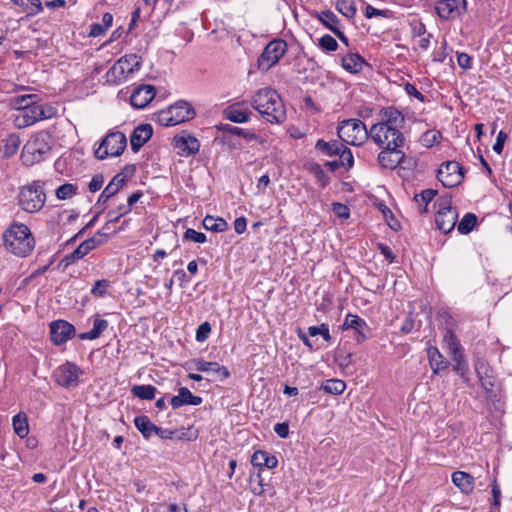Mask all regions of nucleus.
I'll return each mask as SVG.
<instances>
[{
    "label": "nucleus",
    "mask_w": 512,
    "mask_h": 512,
    "mask_svg": "<svg viewBox=\"0 0 512 512\" xmlns=\"http://www.w3.org/2000/svg\"><path fill=\"white\" fill-rule=\"evenodd\" d=\"M404 115L394 107L383 108L379 121L370 127V138L379 148L402 147L405 137L401 131Z\"/></svg>",
    "instance_id": "obj_1"
},
{
    "label": "nucleus",
    "mask_w": 512,
    "mask_h": 512,
    "mask_svg": "<svg viewBox=\"0 0 512 512\" xmlns=\"http://www.w3.org/2000/svg\"><path fill=\"white\" fill-rule=\"evenodd\" d=\"M251 106L271 124H282L286 120V109L278 92L272 88H261L251 97Z\"/></svg>",
    "instance_id": "obj_2"
},
{
    "label": "nucleus",
    "mask_w": 512,
    "mask_h": 512,
    "mask_svg": "<svg viewBox=\"0 0 512 512\" xmlns=\"http://www.w3.org/2000/svg\"><path fill=\"white\" fill-rule=\"evenodd\" d=\"M3 241L6 249L19 257L28 256L35 245L31 231L23 223H12L3 233Z\"/></svg>",
    "instance_id": "obj_3"
},
{
    "label": "nucleus",
    "mask_w": 512,
    "mask_h": 512,
    "mask_svg": "<svg viewBox=\"0 0 512 512\" xmlns=\"http://www.w3.org/2000/svg\"><path fill=\"white\" fill-rule=\"evenodd\" d=\"M44 186L43 181L34 180L19 187L16 199L20 209L30 214L39 212L46 202Z\"/></svg>",
    "instance_id": "obj_4"
},
{
    "label": "nucleus",
    "mask_w": 512,
    "mask_h": 512,
    "mask_svg": "<svg viewBox=\"0 0 512 512\" xmlns=\"http://www.w3.org/2000/svg\"><path fill=\"white\" fill-rule=\"evenodd\" d=\"M51 136L47 132H40L24 145L21 159L24 165L32 166L44 160L51 150Z\"/></svg>",
    "instance_id": "obj_5"
},
{
    "label": "nucleus",
    "mask_w": 512,
    "mask_h": 512,
    "mask_svg": "<svg viewBox=\"0 0 512 512\" xmlns=\"http://www.w3.org/2000/svg\"><path fill=\"white\" fill-rule=\"evenodd\" d=\"M337 134L342 142L359 146L370 138V128L359 119H347L338 125Z\"/></svg>",
    "instance_id": "obj_6"
},
{
    "label": "nucleus",
    "mask_w": 512,
    "mask_h": 512,
    "mask_svg": "<svg viewBox=\"0 0 512 512\" xmlns=\"http://www.w3.org/2000/svg\"><path fill=\"white\" fill-rule=\"evenodd\" d=\"M194 116L195 111L189 103L178 101L166 110L160 111L157 114V121L162 126H175L193 119Z\"/></svg>",
    "instance_id": "obj_7"
},
{
    "label": "nucleus",
    "mask_w": 512,
    "mask_h": 512,
    "mask_svg": "<svg viewBox=\"0 0 512 512\" xmlns=\"http://www.w3.org/2000/svg\"><path fill=\"white\" fill-rule=\"evenodd\" d=\"M57 115V109L49 104L46 105H32L26 109L18 112L15 117V124L18 128H25L35 124L44 119H51Z\"/></svg>",
    "instance_id": "obj_8"
},
{
    "label": "nucleus",
    "mask_w": 512,
    "mask_h": 512,
    "mask_svg": "<svg viewBox=\"0 0 512 512\" xmlns=\"http://www.w3.org/2000/svg\"><path fill=\"white\" fill-rule=\"evenodd\" d=\"M141 57L137 54L122 56L107 71L106 79L108 82L117 84L122 82L126 76L138 71L141 66Z\"/></svg>",
    "instance_id": "obj_9"
},
{
    "label": "nucleus",
    "mask_w": 512,
    "mask_h": 512,
    "mask_svg": "<svg viewBox=\"0 0 512 512\" xmlns=\"http://www.w3.org/2000/svg\"><path fill=\"white\" fill-rule=\"evenodd\" d=\"M127 146L126 136L122 132H110L101 141L99 147L95 150V157L104 160L107 157H116L121 155Z\"/></svg>",
    "instance_id": "obj_10"
},
{
    "label": "nucleus",
    "mask_w": 512,
    "mask_h": 512,
    "mask_svg": "<svg viewBox=\"0 0 512 512\" xmlns=\"http://www.w3.org/2000/svg\"><path fill=\"white\" fill-rule=\"evenodd\" d=\"M438 206V210L435 215V223L439 230L447 234L451 232L458 218V213L451 207V199L447 197H441L436 200L435 203Z\"/></svg>",
    "instance_id": "obj_11"
},
{
    "label": "nucleus",
    "mask_w": 512,
    "mask_h": 512,
    "mask_svg": "<svg viewBox=\"0 0 512 512\" xmlns=\"http://www.w3.org/2000/svg\"><path fill=\"white\" fill-rule=\"evenodd\" d=\"M286 51L287 43L284 40L275 39L270 41L258 58V68L262 71H268L279 62Z\"/></svg>",
    "instance_id": "obj_12"
},
{
    "label": "nucleus",
    "mask_w": 512,
    "mask_h": 512,
    "mask_svg": "<svg viewBox=\"0 0 512 512\" xmlns=\"http://www.w3.org/2000/svg\"><path fill=\"white\" fill-rule=\"evenodd\" d=\"M464 177L462 166L456 161L442 163L437 170V178L444 187L459 185Z\"/></svg>",
    "instance_id": "obj_13"
},
{
    "label": "nucleus",
    "mask_w": 512,
    "mask_h": 512,
    "mask_svg": "<svg viewBox=\"0 0 512 512\" xmlns=\"http://www.w3.org/2000/svg\"><path fill=\"white\" fill-rule=\"evenodd\" d=\"M82 370L72 362H66L54 371L55 381L62 387L70 388L78 385Z\"/></svg>",
    "instance_id": "obj_14"
},
{
    "label": "nucleus",
    "mask_w": 512,
    "mask_h": 512,
    "mask_svg": "<svg viewBox=\"0 0 512 512\" xmlns=\"http://www.w3.org/2000/svg\"><path fill=\"white\" fill-rule=\"evenodd\" d=\"M135 167L127 165L123 171L116 174L100 194L97 204H105L111 197L118 193L126 179L134 174Z\"/></svg>",
    "instance_id": "obj_15"
},
{
    "label": "nucleus",
    "mask_w": 512,
    "mask_h": 512,
    "mask_svg": "<svg viewBox=\"0 0 512 512\" xmlns=\"http://www.w3.org/2000/svg\"><path fill=\"white\" fill-rule=\"evenodd\" d=\"M435 10L442 19H455L466 11V0H440L436 3Z\"/></svg>",
    "instance_id": "obj_16"
},
{
    "label": "nucleus",
    "mask_w": 512,
    "mask_h": 512,
    "mask_svg": "<svg viewBox=\"0 0 512 512\" xmlns=\"http://www.w3.org/2000/svg\"><path fill=\"white\" fill-rule=\"evenodd\" d=\"M49 327L51 341L55 345L66 343L75 334V327L65 320L53 321Z\"/></svg>",
    "instance_id": "obj_17"
},
{
    "label": "nucleus",
    "mask_w": 512,
    "mask_h": 512,
    "mask_svg": "<svg viewBox=\"0 0 512 512\" xmlns=\"http://www.w3.org/2000/svg\"><path fill=\"white\" fill-rule=\"evenodd\" d=\"M381 152L378 154V163L386 169H395L401 165L405 159V153L401 150V147H388L381 148Z\"/></svg>",
    "instance_id": "obj_18"
},
{
    "label": "nucleus",
    "mask_w": 512,
    "mask_h": 512,
    "mask_svg": "<svg viewBox=\"0 0 512 512\" xmlns=\"http://www.w3.org/2000/svg\"><path fill=\"white\" fill-rule=\"evenodd\" d=\"M475 369L482 388L486 391L487 394H493L496 383L493 370L483 360H478L475 363Z\"/></svg>",
    "instance_id": "obj_19"
},
{
    "label": "nucleus",
    "mask_w": 512,
    "mask_h": 512,
    "mask_svg": "<svg viewBox=\"0 0 512 512\" xmlns=\"http://www.w3.org/2000/svg\"><path fill=\"white\" fill-rule=\"evenodd\" d=\"M342 329H352L356 332L355 340L360 343L368 338L369 327L367 323L357 315L348 314L342 324Z\"/></svg>",
    "instance_id": "obj_20"
},
{
    "label": "nucleus",
    "mask_w": 512,
    "mask_h": 512,
    "mask_svg": "<svg viewBox=\"0 0 512 512\" xmlns=\"http://www.w3.org/2000/svg\"><path fill=\"white\" fill-rule=\"evenodd\" d=\"M155 94L154 86L140 85L133 91L130 97L131 105L135 108L142 109L154 99Z\"/></svg>",
    "instance_id": "obj_21"
},
{
    "label": "nucleus",
    "mask_w": 512,
    "mask_h": 512,
    "mask_svg": "<svg viewBox=\"0 0 512 512\" xmlns=\"http://www.w3.org/2000/svg\"><path fill=\"white\" fill-rule=\"evenodd\" d=\"M203 402L200 396L193 395L186 387H181L178 390V395L172 396L170 405L173 409H179L185 405L199 406Z\"/></svg>",
    "instance_id": "obj_22"
},
{
    "label": "nucleus",
    "mask_w": 512,
    "mask_h": 512,
    "mask_svg": "<svg viewBox=\"0 0 512 512\" xmlns=\"http://www.w3.org/2000/svg\"><path fill=\"white\" fill-rule=\"evenodd\" d=\"M153 129L150 124H142L135 128L131 137L130 145L134 152L140 150V148L152 137Z\"/></svg>",
    "instance_id": "obj_23"
},
{
    "label": "nucleus",
    "mask_w": 512,
    "mask_h": 512,
    "mask_svg": "<svg viewBox=\"0 0 512 512\" xmlns=\"http://www.w3.org/2000/svg\"><path fill=\"white\" fill-rule=\"evenodd\" d=\"M315 148L319 150L322 154L326 156H338L344 154L346 151H351L347 146H345L342 142L337 140L326 142L322 139H319L316 142Z\"/></svg>",
    "instance_id": "obj_24"
},
{
    "label": "nucleus",
    "mask_w": 512,
    "mask_h": 512,
    "mask_svg": "<svg viewBox=\"0 0 512 512\" xmlns=\"http://www.w3.org/2000/svg\"><path fill=\"white\" fill-rule=\"evenodd\" d=\"M174 145L182 155L189 156L199 151L200 143L192 136H175Z\"/></svg>",
    "instance_id": "obj_25"
},
{
    "label": "nucleus",
    "mask_w": 512,
    "mask_h": 512,
    "mask_svg": "<svg viewBox=\"0 0 512 512\" xmlns=\"http://www.w3.org/2000/svg\"><path fill=\"white\" fill-rule=\"evenodd\" d=\"M453 484L464 494H470L474 490V478L467 472L455 471L452 476Z\"/></svg>",
    "instance_id": "obj_26"
},
{
    "label": "nucleus",
    "mask_w": 512,
    "mask_h": 512,
    "mask_svg": "<svg viewBox=\"0 0 512 512\" xmlns=\"http://www.w3.org/2000/svg\"><path fill=\"white\" fill-rule=\"evenodd\" d=\"M251 463L254 467L259 468H275L278 464V460L275 456L270 455L268 452L263 450H257L251 457Z\"/></svg>",
    "instance_id": "obj_27"
},
{
    "label": "nucleus",
    "mask_w": 512,
    "mask_h": 512,
    "mask_svg": "<svg viewBox=\"0 0 512 512\" xmlns=\"http://www.w3.org/2000/svg\"><path fill=\"white\" fill-rule=\"evenodd\" d=\"M194 367L197 371L200 372H212V373H221L222 377L228 378L230 373L226 367L221 366L217 362H208L204 359H195L193 360Z\"/></svg>",
    "instance_id": "obj_28"
},
{
    "label": "nucleus",
    "mask_w": 512,
    "mask_h": 512,
    "mask_svg": "<svg viewBox=\"0 0 512 512\" xmlns=\"http://www.w3.org/2000/svg\"><path fill=\"white\" fill-rule=\"evenodd\" d=\"M239 104L228 106L224 110V116L231 122L234 123H246L250 120L251 112L248 110H240Z\"/></svg>",
    "instance_id": "obj_29"
},
{
    "label": "nucleus",
    "mask_w": 512,
    "mask_h": 512,
    "mask_svg": "<svg viewBox=\"0 0 512 512\" xmlns=\"http://www.w3.org/2000/svg\"><path fill=\"white\" fill-rule=\"evenodd\" d=\"M342 67L350 73H358L362 70L365 60L357 53L345 55L342 60Z\"/></svg>",
    "instance_id": "obj_30"
},
{
    "label": "nucleus",
    "mask_w": 512,
    "mask_h": 512,
    "mask_svg": "<svg viewBox=\"0 0 512 512\" xmlns=\"http://www.w3.org/2000/svg\"><path fill=\"white\" fill-rule=\"evenodd\" d=\"M428 358L429 364L435 373L448 367V361L443 357V355L438 351L436 347H431L428 349Z\"/></svg>",
    "instance_id": "obj_31"
},
{
    "label": "nucleus",
    "mask_w": 512,
    "mask_h": 512,
    "mask_svg": "<svg viewBox=\"0 0 512 512\" xmlns=\"http://www.w3.org/2000/svg\"><path fill=\"white\" fill-rule=\"evenodd\" d=\"M134 424H135V427L140 431L142 436L146 439H149L151 437V435L155 433V430L157 427L145 415H140V416L135 417Z\"/></svg>",
    "instance_id": "obj_32"
},
{
    "label": "nucleus",
    "mask_w": 512,
    "mask_h": 512,
    "mask_svg": "<svg viewBox=\"0 0 512 512\" xmlns=\"http://www.w3.org/2000/svg\"><path fill=\"white\" fill-rule=\"evenodd\" d=\"M108 322L104 319L96 318L93 322L92 330L81 333L79 338L81 340H95L107 329Z\"/></svg>",
    "instance_id": "obj_33"
},
{
    "label": "nucleus",
    "mask_w": 512,
    "mask_h": 512,
    "mask_svg": "<svg viewBox=\"0 0 512 512\" xmlns=\"http://www.w3.org/2000/svg\"><path fill=\"white\" fill-rule=\"evenodd\" d=\"M444 347L448 350L451 357H459L462 353L461 345L456 338L455 334L451 330H447L443 337Z\"/></svg>",
    "instance_id": "obj_34"
},
{
    "label": "nucleus",
    "mask_w": 512,
    "mask_h": 512,
    "mask_svg": "<svg viewBox=\"0 0 512 512\" xmlns=\"http://www.w3.org/2000/svg\"><path fill=\"white\" fill-rule=\"evenodd\" d=\"M38 100V95L36 94H26L15 96L11 99V105L18 111L26 109V107H31L35 105Z\"/></svg>",
    "instance_id": "obj_35"
},
{
    "label": "nucleus",
    "mask_w": 512,
    "mask_h": 512,
    "mask_svg": "<svg viewBox=\"0 0 512 512\" xmlns=\"http://www.w3.org/2000/svg\"><path fill=\"white\" fill-rule=\"evenodd\" d=\"M14 432L20 437L25 438L29 433L27 416L24 413H18L12 419Z\"/></svg>",
    "instance_id": "obj_36"
},
{
    "label": "nucleus",
    "mask_w": 512,
    "mask_h": 512,
    "mask_svg": "<svg viewBox=\"0 0 512 512\" xmlns=\"http://www.w3.org/2000/svg\"><path fill=\"white\" fill-rule=\"evenodd\" d=\"M2 142V150L5 157H11L14 154H16L21 144V140L19 136L16 134L8 135L6 138L3 139Z\"/></svg>",
    "instance_id": "obj_37"
},
{
    "label": "nucleus",
    "mask_w": 512,
    "mask_h": 512,
    "mask_svg": "<svg viewBox=\"0 0 512 512\" xmlns=\"http://www.w3.org/2000/svg\"><path fill=\"white\" fill-rule=\"evenodd\" d=\"M203 227L209 231L223 232L227 229L228 224L223 218H220V217L216 218V217L207 215L203 219Z\"/></svg>",
    "instance_id": "obj_38"
},
{
    "label": "nucleus",
    "mask_w": 512,
    "mask_h": 512,
    "mask_svg": "<svg viewBox=\"0 0 512 512\" xmlns=\"http://www.w3.org/2000/svg\"><path fill=\"white\" fill-rule=\"evenodd\" d=\"M437 195V191L434 189H425L419 194H415L414 200L419 204L420 213H426L428 211V204Z\"/></svg>",
    "instance_id": "obj_39"
},
{
    "label": "nucleus",
    "mask_w": 512,
    "mask_h": 512,
    "mask_svg": "<svg viewBox=\"0 0 512 512\" xmlns=\"http://www.w3.org/2000/svg\"><path fill=\"white\" fill-rule=\"evenodd\" d=\"M218 130L225 132V133L232 134V135L241 136L247 140H257L258 139V136L255 133L245 130V129H242V128H239V127H236V126H232L230 124H221L218 126Z\"/></svg>",
    "instance_id": "obj_40"
},
{
    "label": "nucleus",
    "mask_w": 512,
    "mask_h": 512,
    "mask_svg": "<svg viewBox=\"0 0 512 512\" xmlns=\"http://www.w3.org/2000/svg\"><path fill=\"white\" fill-rule=\"evenodd\" d=\"M354 163L353 154L351 151H346L344 154L340 155L337 160L326 162V166L331 170L335 171L341 166H346L348 168L352 167Z\"/></svg>",
    "instance_id": "obj_41"
},
{
    "label": "nucleus",
    "mask_w": 512,
    "mask_h": 512,
    "mask_svg": "<svg viewBox=\"0 0 512 512\" xmlns=\"http://www.w3.org/2000/svg\"><path fill=\"white\" fill-rule=\"evenodd\" d=\"M15 5L21 6L27 15H37L42 11V4L40 0H12Z\"/></svg>",
    "instance_id": "obj_42"
},
{
    "label": "nucleus",
    "mask_w": 512,
    "mask_h": 512,
    "mask_svg": "<svg viewBox=\"0 0 512 512\" xmlns=\"http://www.w3.org/2000/svg\"><path fill=\"white\" fill-rule=\"evenodd\" d=\"M131 392L133 396L142 400H152L155 397L156 388L152 385H135Z\"/></svg>",
    "instance_id": "obj_43"
},
{
    "label": "nucleus",
    "mask_w": 512,
    "mask_h": 512,
    "mask_svg": "<svg viewBox=\"0 0 512 512\" xmlns=\"http://www.w3.org/2000/svg\"><path fill=\"white\" fill-rule=\"evenodd\" d=\"M77 194H78L77 185H74L71 183L62 184L55 191V195L59 200H68Z\"/></svg>",
    "instance_id": "obj_44"
},
{
    "label": "nucleus",
    "mask_w": 512,
    "mask_h": 512,
    "mask_svg": "<svg viewBox=\"0 0 512 512\" xmlns=\"http://www.w3.org/2000/svg\"><path fill=\"white\" fill-rule=\"evenodd\" d=\"M326 393L332 395L342 394L346 388L344 381L339 379L327 380L321 387Z\"/></svg>",
    "instance_id": "obj_45"
},
{
    "label": "nucleus",
    "mask_w": 512,
    "mask_h": 512,
    "mask_svg": "<svg viewBox=\"0 0 512 512\" xmlns=\"http://www.w3.org/2000/svg\"><path fill=\"white\" fill-rule=\"evenodd\" d=\"M318 20L329 30L334 33L336 24H338L339 20L337 16L331 10H324L320 14H317Z\"/></svg>",
    "instance_id": "obj_46"
},
{
    "label": "nucleus",
    "mask_w": 512,
    "mask_h": 512,
    "mask_svg": "<svg viewBox=\"0 0 512 512\" xmlns=\"http://www.w3.org/2000/svg\"><path fill=\"white\" fill-rule=\"evenodd\" d=\"M477 223V217L475 214L467 213L458 223L457 229L461 234L470 233Z\"/></svg>",
    "instance_id": "obj_47"
},
{
    "label": "nucleus",
    "mask_w": 512,
    "mask_h": 512,
    "mask_svg": "<svg viewBox=\"0 0 512 512\" xmlns=\"http://www.w3.org/2000/svg\"><path fill=\"white\" fill-rule=\"evenodd\" d=\"M452 361L454 362L453 369L454 371L465 381H468V364L464 360L463 353L459 354V357L453 356L451 357Z\"/></svg>",
    "instance_id": "obj_48"
},
{
    "label": "nucleus",
    "mask_w": 512,
    "mask_h": 512,
    "mask_svg": "<svg viewBox=\"0 0 512 512\" xmlns=\"http://www.w3.org/2000/svg\"><path fill=\"white\" fill-rule=\"evenodd\" d=\"M336 9L347 18L354 17L356 13L354 0H336Z\"/></svg>",
    "instance_id": "obj_49"
},
{
    "label": "nucleus",
    "mask_w": 512,
    "mask_h": 512,
    "mask_svg": "<svg viewBox=\"0 0 512 512\" xmlns=\"http://www.w3.org/2000/svg\"><path fill=\"white\" fill-rule=\"evenodd\" d=\"M308 335L311 337L321 335L325 341H327V342L331 341L329 327L327 324H321L319 326H310L308 328Z\"/></svg>",
    "instance_id": "obj_50"
},
{
    "label": "nucleus",
    "mask_w": 512,
    "mask_h": 512,
    "mask_svg": "<svg viewBox=\"0 0 512 512\" xmlns=\"http://www.w3.org/2000/svg\"><path fill=\"white\" fill-rule=\"evenodd\" d=\"M440 136L441 135L438 131L429 130L422 135L421 143L425 147H432L435 143L438 142Z\"/></svg>",
    "instance_id": "obj_51"
},
{
    "label": "nucleus",
    "mask_w": 512,
    "mask_h": 512,
    "mask_svg": "<svg viewBox=\"0 0 512 512\" xmlns=\"http://www.w3.org/2000/svg\"><path fill=\"white\" fill-rule=\"evenodd\" d=\"M366 18H372V17H384V18H390L392 16V12L388 9L385 10H379L377 8H374L371 5H367L364 11Z\"/></svg>",
    "instance_id": "obj_52"
},
{
    "label": "nucleus",
    "mask_w": 512,
    "mask_h": 512,
    "mask_svg": "<svg viewBox=\"0 0 512 512\" xmlns=\"http://www.w3.org/2000/svg\"><path fill=\"white\" fill-rule=\"evenodd\" d=\"M183 239L195 243H204L206 241V235L192 228H188L183 235Z\"/></svg>",
    "instance_id": "obj_53"
},
{
    "label": "nucleus",
    "mask_w": 512,
    "mask_h": 512,
    "mask_svg": "<svg viewBox=\"0 0 512 512\" xmlns=\"http://www.w3.org/2000/svg\"><path fill=\"white\" fill-rule=\"evenodd\" d=\"M110 282L106 279L97 280L91 289V294L97 297H103L107 293Z\"/></svg>",
    "instance_id": "obj_54"
},
{
    "label": "nucleus",
    "mask_w": 512,
    "mask_h": 512,
    "mask_svg": "<svg viewBox=\"0 0 512 512\" xmlns=\"http://www.w3.org/2000/svg\"><path fill=\"white\" fill-rule=\"evenodd\" d=\"M251 491L255 495H261L264 492L263 481L260 472L250 476Z\"/></svg>",
    "instance_id": "obj_55"
},
{
    "label": "nucleus",
    "mask_w": 512,
    "mask_h": 512,
    "mask_svg": "<svg viewBox=\"0 0 512 512\" xmlns=\"http://www.w3.org/2000/svg\"><path fill=\"white\" fill-rule=\"evenodd\" d=\"M319 46L326 51H335L338 43L331 35L326 34L319 39Z\"/></svg>",
    "instance_id": "obj_56"
},
{
    "label": "nucleus",
    "mask_w": 512,
    "mask_h": 512,
    "mask_svg": "<svg viewBox=\"0 0 512 512\" xmlns=\"http://www.w3.org/2000/svg\"><path fill=\"white\" fill-rule=\"evenodd\" d=\"M211 325L209 322H203L200 324L196 330V340L198 342H204L208 339L210 333H211Z\"/></svg>",
    "instance_id": "obj_57"
},
{
    "label": "nucleus",
    "mask_w": 512,
    "mask_h": 512,
    "mask_svg": "<svg viewBox=\"0 0 512 512\" xmlns=\"http://www.w3.org/2000/svg\"><path fill=\"white\" fill-rule=\"evenodd\" d=\"M104 184V176L102 174H96L92 177L91 181L88 184V189L90 192L95 193L102 188Z\"/></svg>",
    "instance_id": "obj_58"
},
{
    "label": "nucleus",
    "mask_w": 512,
    "mask_h": 512,
    "mask_svg": "<svg viewBox=\"0 0 512 512\" xmlns=\"http://www.w3.org/2000/svg\"><path fill=\"white\" fill-rule=\"evenodd\" d=\"M507 139H508L507 133H505L504 131H500L498 133L496 141L493 145V151L496 152L497 154H501L503 152L504 144Z\"/></svg>",
    "instance_id": "obj_59"
},
{
    "label": "nucleus",
    "mask_w": 512,
    "mask_h": 512,
    "mask_svg": "<svg viewBox=\"0 0 512 512\" xmlns=\"http://www.w3.org/2000/svg\"><path fill=\"white\" fill-rule=\"evenodd\" d=\"M471 62L472 58L467 53L461 52L457 54V63L461 68L465 70L470 69Z\"/></svg>",
    "instance_id": "obj_60"
},
{
    "label": "nucleus",
    "mask_w": 512,
    "mask_h": 512,
    "mask_svg": "<svg viewBox=\"0 0 512 512\" xmlns=\"http://www.w3.org/2000/svg\"><path fill=\"white\" fill-rule=\"evenodd\" d=\"M410 26L414 37H420L426 33V27L420 21L414 20L410 23Z\"/></svg>",
    "instance_id": "obj_61"
},
{
    "label": "nucleus",
    "mask_w": 512,
    "mask_h": 512,
    "mask_svg": "<svg viewBox=\"0 0 512 512\" xmlns=\"http://www.w3.org/2000/svg\"><path fill=\"white\" fill-rule=\"evenodd\" d=\"M353 355L350 353H338L336 355V361L340 367H348L352 363Z\"/></svg>",
    "instance_id": "obj_62"
},
{
    "label": "nucleus",
    "mask_w": 512,
    "mask_h": 512,
    "mask_svg": "<svg viewBox=\"0 0 512 512\" xmlns=\"http://www.w3.org/2000/svg\"><path fill=\"white\" fill-rule=\"evenodd\" d=\"M176 433V430L163 429L157 426L154 434H156L160 439L166 440L172 439Z\"/></svg>",
    "instance_id": "obj_63"
},
{
    "label": "nucleus",
    "mask_w": 512,
    "mask_h": 512,
    "mask_svg": "<svg viewBox=\"0 0 512 512\" xmlns=\"http://www.w3.org/2000/svg\"><path fill=\"white\" fill-rule=\"evenodd\" d=\"M274 431L279 437L286 438L289 434V426L286 423H276Z\"/></svg>",
    "instance_id": "obj_64"
}]
</instances>
